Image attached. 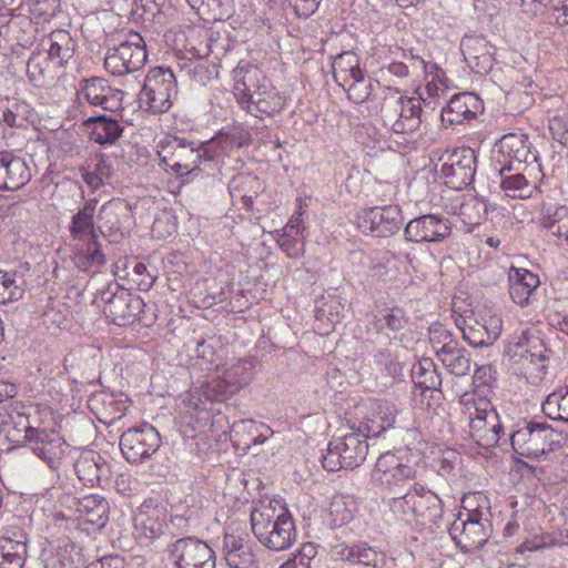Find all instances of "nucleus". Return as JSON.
Segmentation results:
<instances>
[{
    "label": "nucleus",
    "instance_id": "nucleus-1",
    "mask_svg": "<svg viewBox=\"0 0 568 568\" xmlns=\"http://www.w3.org/2000/svg\"><path fill=\"white\" fill-rule=\"evenodd\" d=\"M251 528L262 546L273 551L288 549L297 538L294 520L280 500H261L251 510Z\"/></svg>",
    "mask_w": 568,
    "mask_h": 568
},
{
    "label": "nucleus",
    "instance_id": "nucleus-2",
    "mask_svg": "<svg viewBox=\"0 0 568 568\" xmlns=\"http://www.w3.org/2000/svg\"><path fill=\"white\" fill-rule=\"evenodd\" d=\"M388 507L396 517L429 528L439 523L444 513L439 496L420 484H414L405 494L392 497Z\"/></svg>",
    "mask_w": 568,
    "mask_h": 568
},
{
    "label": "nucleus",
    "instance_id": "nucleus-3",
    "mask_svg": "<svg viewBox=\"0 0 568 568\" xmlns=\"http://www.w3.org/2000/svg\"><path fill=\"white\" fill-rule=\"evenodd\" d=\"M385 128L396 134H413L422 125V104L417 98H408L393 88L382 90L381 102L375 106Z\"/></svg>",
    "mask_w": 568,
    "mask_h": 568
},
{
    "label": "nucleus",
    "instance_id": "nucleus-4",
    "mask_svg": "<svg viewBox=\"0 0 568 568\" xmlns=\"http://www.w3.org/2000/svg\"><path fill=\"white\" fill-rule=\"evenodd\" d=\"M28 416V446L36 456L49 465L58 468L60 459L65 453V443L54 429L45 426L51 413L45 407H24Z\"/></svg>",
    "mask_w": 568,
    "mask_h": 568
},
{
    "label": "nucleus",
    "instance_id": "nucleus-5",
    "mask_svg": "<svg viewBox=\"0 0 568 568\" xmlns=\"http://www.w3.org/2000/svg\"><path fill=\"white\" fill-rule=\"evenodd\" d=\"M464 414L469 420L471 439L484 448L493 447L499 442L503 426L499 415L491 403L476 393H466L460 397Z\"/></svg>",
    "mask_w": 568,
    "mask_h": 568
},
{
    "label": "nucleus",
    "instance_id": "nucleus-6",
    "mask_svg": "<svg viewBox=\"0 0 568 568\" xmlns=\"http://www.w3.org/2000/svg\"><path fill=\"white\" fill-rule=\"evenodd\" d=\"M158 153L166 168L180 176L201 171L200 165L207 162L202 142L180 136H166Z\"/></svg>",
    "mask_w": 568,
    "mask_h": 568
},
{
    "label": "nucleus",
    "instance_id": "nucleus-7",
    "mask_svg": "<svg viewBox=\"0 0 568 568\" xmlns=\"http://www.w3.org/2000/svg\"><path fill=\"white\" fill-rule=\"evenodd\" d=\"M566 437L541 423H535V459L544 457L547 464H535V477L542 484H557L562 476L561 463L556 460V452L562 448Z\"/></svg>",
    "mask_w": 568,
    "mask_h": 568
},
{
    "label": "nucleus",
    "instance_id": "nucleus-8",
    "mask_svg": "<svg viewBox=\"0 0 568 568\" xmlns=\"http://www.w3.org/2000/svg\"><path fill=\"white\" fill-rule=\"evenodd\" d=\"M366 438L363 432H358L333 439L322 458L323 467L328 471L358 467L368 453Z\"/></svg>",
    "mask_w": 568,
    "mask_h": 568
},
{
    "label": "nucleus",
    "instance_id": "nucleus-9",
    "mask_svg": "<svg viewBox=\"0 0 568 568\" xmlns=\"http://www.w3.org/2000/svg\"><path fill=\"white\" fill-rule=\"evenodd\" d=\"M176 93L174 73L170 69L158 67L149 71L139 93V103L152 113H164L171 108Z\"/></svg>",
    "mask_w": 568,
    "mask_h": 568
},
{
    "label": "nucleus",
    "instance_id": "nucleus-10",
    "mask_svg": "<svg viewBox=\"0 0 568 568\" xmlns=\"http://www.w3.org/2000/svg\"><path fill=\"white\" fill-rule=\"evenodd\" d=\"M146 57L143 38L139 33H130L126 40L106 51L104 68L111 74L122 77L139 71Z\"/></svg>",
    "mask_w": 568,
    "mask_h": 568
},
{
    "label": "nucleus",
    "instance_id": "nucleus-11",
    "mask_svg": "<svg viewBox=\"0 0 568 568\" xmlns=\"http://www.w3.org/2000/svg\"><path fill=\"white\" fill-rule=\"evenodd\" d=\"M169 560L175 568H215L214 550L203 540L184 537L168 548Z\"/></svg>",
    "mask_w": 568,
    "mask_h": 568
},
{
    "label": "nucleus",
    "instance_id": "nucleus-12",
    "mask_svg": "<svg viewBox=\"0 0 568 568\" xmlns=\"http://www.w3.org/2000/svg\"><path fill=\"white\" fill-rule=\"evenodd\" d=\"M439 160L440 175L449 187L460 190L474 181L477 158L473 149L456 148L446 151Z\"/></svg>",
    "mask_w": 568,
    "mask_h": 568
},
{
    "label": "nucleus",
    "instance_id": "nucleus-13",
    "mask_svg": "<svg viewBox=\"0 0 568 568\" xmlns=\"http://www.w3.org/2000/svg\"><path fill=\"white\" fill-rule=\"evenodd\" d=\"M169 513L166 506L153 498L145 499L136 509L133 525L136 538L150 544L165 534Z\"/></svg>",
    "mask_w": 568,
    "mask_h": 568
},
{
    "label": "nucleus",
    "instance_id": "nucleus-14",
    "mask_svg": "<svg viewBox=\"0 0 568 568\" xmlns=\"http://www.w3.org/2000/svg\"><path fill=\"white\" fill-rule=\"evenodd\" d=\"M449 535L464 552L480 549L489 538L488 528L477 509L465 514L459 513L449 527Z\"/></svg>",
    "mask_w": 568,
    "mask_h": 568
},
{
    "label": "nucleus",
    "instance_id": "nucleus-15",
    "mask_svg": "<svg viewBox=\"0 0 568 568\" xmlns=\"http://www.w3.org/2000/svg\"><path fill=\"white\" fill-rule=\"evenodd\" d=\"M160 443L158 430L150 424L129 428L120 437L121 452L131 464L150 458L159 449Z\"/></svg>",
    "mask_w": 568,
    "mask_h": 568
},
{
    "label": "nucleus",
    "instance_id": "nucleus-16",
    "mask_svg": "<svg viewBox=\"0 0 568 568\" xmlns=\"http://www.w3.org/2000/svg\"><path fill=\"white\" fill-rule=\"evenodd\" d=\"M104 302L103 312L110 321L118 326L132 324L145 306L144 301L124 288L115 286V292L110 288L101 294Z\"/></svg>",
    "mask_w": 568,
    "mask_h": 568
},
{
    "label": "nucleus",
    "instance_id": "nucleus-17",
    "mask_svg": "<svg viewBox=\"0 0 568 568\" xmlns=\"http://www.w3.org/2000/svg\"><path fill=\"white\" fill-rule=\"evenodd\" d=\"M414 475L413 468L392 453L381 455L372 471V480L378 487L396 494L397 489L406 488Z\"/></svg>",
    "mask_w": 568,
    "mask_h": 568
},
{
    "label": "nucleus",
    "instance_id": "nucleus-18",
    "mask_svg": "<svg viewBox=\"0 0 568 568\" xmlns=\"http://www.w3.org/2000/svg\"><path fill=\"white\" fill-rule=\"evenodd\" d=\"M402 222V210L398 205L371 207L358 216L359 230L376 237L394 235L400 230Z\"/></svg>",
    "mask_w": 568,
    "mask_h": 568
},
{
    "label": "nucleus",
    "instance_id": "nucleus-19",
    "mask_svg": "<svg viewBox=\"0 0 568 568\" xmlns=\"http://www.w3.org/2000/svg\"><path fill=\"white\" fill-rule=\"evenodd\" d=\"M452 233L448 220L436 215L425 214L410 220L404 230L405 239L414 243H439Z\"/></svg>",
    "mask_w": 568,
    "mask_h": 568
},
{
    "label": "nucleus",
    "instance_id": "nucleus-20",
    "mask_svg": "<svg viewBox=\"0 0 568 568\" xmlns=\"http://www.w3.org/2000/svg\"><path fill=\"white\" fill-rule=\"evenodd\" d=\"M222 556L229 568H261L256 546L244 535L225 532Z\"/></svg>",
    "mask_w": 568,
    "mask_h": 568
},
{
    "label": "nucleus",
    "instance_id": "nucleus-21",
    "mask_svg": "<svg viewBox=\"0 0 568 568\" xmlns=\"http://www.w3.org/2000/svg\"><path fill=\"white\" fill-rule=\"evenodd\" d=\"M463 332V338L473 347H487L494 344L501 331V320L497 316H480V320L467 317L463 320V326L457 324Z\"/></svg>",
    "mask_w": 568,
    "mask_h": 568
},
{
    "label": "nucleus",
    "instance_id": "nucleus-22",
    "mask_svg": "<svg viewBox=\"0 0 568 568\" xmlns=\"http://www.w3.org/2000/svg\"><path fill=\"white\" fill-rule=\"evenodd\" d=\"M361 407H369L358 429L365 437H377L395 424L397 408L388 402L369 400Z\"/></svg>",
    "mask_w": 568,
    "mask_h": 568
},
{
    "label": "nucleus",
    "instance_id": "nucleus-23",
    "mask_svg": "<svg viewBox=\"0 0 568 568\" xmlns=\"http://www.w3.org/2000/svg\"><path fill=\"white\" fill-rule=\"evenodd\" d=\"M483 110L479 98L469 92L455 94L443 108L440 118L444 125L462 124L477 116Z\"/></svg>",
    "mask_w": 568,
    "mask_h": 568
},
{
    "label": "nucleus",
    "instance_id": "nucleus-24",
    "mask_svg": "<svg viewBox=\"0 0 568 568\" xmlns=\"http://www.w3.org/2000/svg\"><path fill=\"white\" fill-rule=\"evenodd\" d=\"M531 337L530 328L526 327L515 333L505 348L510 368L517 375L526 376L532 366Z\"/></svg>",
    "mask_w": 568,
    "mask_h": 568
},
{
    "label": "nucleus",
    "instance_id": "nucleus-25",
    "mask_svg": "<svg viewBox=\"0 0 568 568\" xmlns=\"http://www.w3.org/2000/svg\"><path fill=\"white\" fill-rule=\"evenodd\" d=\"M81 90L87 101L92 105H99L103 110L115 111L121 108L123 92L113 89L108 81L93 77L82 81Z\"/></svg>",
    "mask_w": 568,
    "mask_h": 568
},
{
    "label": "nucleus",
    "instance_id": "nucleus-26",
    "mask_svg": "<svg viewBox=\"0 0 568 568\" xmlns=\"http://www.w3.org/2000/svg\"><path fill=\"white\" fill-rule=\"evenodd\" d=\"M78 520L82 529L97 531L108 523L109 503L101 496L89 495L79 500Z\"/></svg>",
    "mask_w": 568,
    "mask_h": 568
},
{
    "label": "nucleus",
    "instance_id": "nucleus-27",
    "mask_svg": "<svg viewBox=\"0 0 568 568\" xmlns=\"http://www.w3.org/2000/svg\"><path fill=\"white\" fill-rule=\"evenodd\" d=\"M234 95L241 106L250 102L254 91L262 88L267 82L263 72L250 63H240L233 71Z\"/></svg>",
    "mask_w": 568,
    "mask_h": 568
},
{
    "label": "nucleus",
    "instance_id": "nucleus-28",
    "mask_svg": "<svg viewBox=\"0 0 568 568\" xmlns=\"http://www.w3.org/2000/svg\"><path fill=\"white\" fill-rule=\"evenodd\" d=\"M26 162L9 152H0V190H19L30 181Z\"/></svg>",
    "mask_w": 568,
    "mask_h": 568
},
{
    "label": "nucleus",
    "instance_id": "nucleus-29",
    "mask_svg": "<svg viewBox=\"0 0 568 568\" xmlns=\"http://www.w3.org/2000/svg\"><path fill=\"white\" fill-rule=\"evenodd\" d=\"M74 471L83 485L94 487L110 473L109 464L94 450L80 454L74 463Z\"/></svg>",
    "mask_w": 568,
    "mask_h": 568
},
{
    "label": "nucleus",
    "instance_id": "nucleus-30",
    "mask_svg": "<svg viewBox=\"0 0 568 568\" xmlns=\"http://www.w3.org/2000/svg\"><path fill=\"white\" fill-rule=\"evenodd\" d=\"M539 225L555 237L557 245L568 246V206L544 205L540 211Z\"/></svg>",
    "mask_w": 568,
    "mask_h": 568
},
{
    "label": "nucleus",
    "instance_id": "nucleus-31",
    "mask_svg": "<svg viewBox=\"0 0 568 568\" xmlns=\"http://www.w3.org/2000/svg\"><path fill=\"white\" fill-rule=\"evenodd\" d=\"M272 434L273 432L267 425L252 419L235 422L231 428V437L234 445L243 450H248L255 445L263 444Z\"/></svg>",
    "mask_w": 568,
    "mask_h": 568
},
{
    "label": "nucleus",
    "instance_id": "nucleus-32",
    "mask_svg": "<svg viewBox=\"0 0 568 568\" xmlns=\"http://www.w3.org/2000/svg\"><path fill=\"white\" fill-rule=\"evenodd\" d=\"M72 260L79 270L92 273H95L106 262L98 239L74 242Z\"/></svg>",
    "mask_w": 568,
    "mask_h": 568
},
{
    "label": "nucleus",
    "instance_id": "nucleus-33",
    "mask_svg": "<svg viewBox=\"0 0 568 568\" xmlns=\"http://www.w3.org/2000/svg\"><path fill=\"white\" fill-rule=\"evenodd\" d=\"M283 106L284 99L267 81L264 82L260 90L254 91L250 102L245 103L242 108L255 116H261L262 114L273 115L280 112Z\"/></svg>",
    "mask_w": 568,
    "mask_h": 568
},
{
    "label": "nucleus",
    "instance_id": "nucleus-34",
    "mask_svg": "<svg viewBox=\"0 0 568 568\" xmlns=\"http://www.w3.org/2000/svg\"><path fill=\"white\" fill-rule=\"evenodd\" d=\"M98 201L89 200L84 205L71 217L69 232L74 242L98 239L94 227V213Z\"/></svg>",
    "mask_w": 568,
    "mask_h": 568
},
{
    "label": "nucleus",
    "instance_id": "nucleus-35",
    "mask_svg": "<svg viewBox=\"0 0 568 568\" xmlns=\"http://www.w3.org/2000/svg\"><path fill=\"white\" fill-rule=\"evenodd\" d=\"M339 87L347 93L348 100L354 103H363L368 101L371 97L378 98L379 103L382 90H384L377 81L366 77L363 71L358 77L357 74L353 75L347 82L341 83Z\"/></svg>",
    "mask_w": 568,
    "mask_h": 568
},
{
    "label": "nucleus",
    "instance_id": "nucleus-36",
    "mask_svg": "<svg viewBox=\"0 0 568 568\" xmlns=\"http://www.w3.org/2000/svg\"><path fill=\"white\" fill-rule=\"evenodd\" d=\"M90 139L98 144H114L123 133V126L115 119L106 115L90 118L85 121Z\"/></svg>",
    "mask_w": 568,
    "mask_h": 568
},
{
    "label": "nucleus",
    "instance_id": "nucleus-37",
    "mask_svg": "<svg viewBox=\"0 0 568 568\" xmlns=\"http://www.w3.org/2000/svg\"><path fill=\"white\" fill-rule=\"evenodd\" d=\"M436 355L448 371L456 376H465L470 372V358L464 348L455 342L443 344L436 349Z\"/></svg>",
    "mask_w": 568,
    "mask_h": 568
},
{
    "label": "nucleus",
    "instance_id": "nucleus-38",
    "mask_svg": "<svg viewBox=\"0 0 568 568\" xmlns=\"http://www.w3.org/2000/svg\"><path fill=\"white\" fill-rule=\"evenodd\" d=\"M219 377L237 392L253 378V366L250 362L236 359L216 367Z\"/></svg>",
    "mask_w": 568,
    "mask_h": 568
},
{
    "label": "nucleus",
    "instance_id": "nucleus-39",
    "mask_svg": "<svg viewBox=\"0 0 568 568\" xmlns=\"http://www.w3.org/2000/svg\"><path fill=\"white\" fill-rule=\"evenodd\" d=\"M527 276L532 277V274L528 270L519 267H511L508 274L510 297L520 306L528 305L532 294V287L527 281Z\"/></svg>",
    "mask_w": 568,
    "mask_h": 568
},
{
    "label": "nucleus",
    "instance_id": "nucleus-40",
    "mask_svg": "<svg viewBox=\"0 0 568 568\" xmlns=\"http://www.w3.org/2000/svg\"><path fill=\"white\" fill-rule=\"evenodd\" d=\"M207 162L216 161L229 154L235 148H242L240 138L232 133L220 132L217 135L206 142H202Z\"/></svg>",
    "mask_w": 568,
    "mask_h": 568
},
{
    "label": "nucleus",
    "instance_id": "nucleus-41",
    "mask_svg": "<svg viewBox=\"0 0 568 568\" xmlns=\"http://www.w3.org/2000/svg\"><path fill=\"white\" fill-rule=\"evenodd\" d=\"M541 409L551 419L568 422V376L559 390L547 396Z\"/></svg>",
    "mask_w": 568,
    "mask_h": 568
},
{
    "label": "nucleus",
    "instance_id": "nucleus-42",
    "mask_svg": "<svg viewBox=\"0 0 568 568\" xmlns=\"http://www.w3.org/2000/svg\"><path fill=\"white\" fill-rule=\"evenodd\" d=\"M234 393L235 392L229 386V384L219 377V372L216 371L215 378L206 382L199 389L195 388L192 392V398H194L196 394L199 395L197 402H193V405L197 407L200 402H202V397L210 402H224Z\"/></svg>",
    "mask_w": 568,
    "mask_h": 568
},
{
    "label": "nucleus",
    "instance_id": "nucleus-43",
    "mask_svg": "<svg viewBox=\"0 0 568 568\" xmlns=\"http://www.w3.org/2000/svg\"><path fill=\"white\" fill-rule=\"evenodd\" d=\"M332 69L334 79L338 85L347 82V80L353 75L357 74L358 77L362 72L358 57L351 51L336 55L333 60Z\"/></svg>",
    "mask_w": 568,
    "mask_h": 568
},
{
    "label": "nucleus",
    "instance_id": "nucleus-44",
    "mask_svg": "<svg viewBox=\"0 0 568 568\" xmlns=\"http://www.w3.org/2000/svg\"><path fill=\"white\" fill-rule=\"evenodd\" d=\"M511 447L517 455L516 462L521 464L528 469L532 466L529 462L523 460V458H531L532 456V423L527 424L525 427L516 430L511 435Z\"/></svg>",
    "mask_w": 568,
    "mask_h": 568
},
{
    "label": "nucleus",
    "instance_id": "nucleus-45",
    "mask_svg": "<svg viewBox=\"0 0 568 568\" xmlns=\"http://www.w3.org/2000/svg\"><path fill=\"white\" fill-rule=\"evenodd\" d=\"M412 375L414 383L420 388L438 389L442 385V377L429 358H424L414 365Z\"/></svg>",
    "mask_w": 568,
    "mask_h": 568
},
{
    "label": "nucleus",
    "instance_id": "nucleus-46",
    "mask_svg": "<svg viewBox=\"0 0 568 568\" xmlns=\"http://www.w3.org/2000/svg\"><path fill=\"white\" fill-rule=\"evenodd\" d=\"M0 568H23L28 557V544L0 541Z\"/></svg>",
    "mask_w": 568,
    "mask_h": 568
},
{
    "label": "nucleus",
    "instance_id": "nucleus-47",
    "mask_svg": "<svg viewBox=\"0 0 568 568\" xmlns=\"http://www.w3.org/2000/svg\"><path fill=\"white\" fill-rule=\"evenodd\" d=\"M408 320L403 310L398 307L385 308L373 315L374 328L378 332L389 331L398 332L403 329Z\"/></svg>",
    "mask_w": 568,
    "mask_h": 568
},
{
    "label": "nucleus",
    "instance_id": "nucleus-48",
    "mask_svg": "<svg viewBox=\"0 0 568 568\" xmlns=\"http://www.w3.org/2000/svg\"><path fill=\"white\" fill-rule=\"evenodd\" d=\"M354 564L361 565L364 568H388L387 556L368 544H358L355 549Z\"/></svg>",
    "mask_w": 568,
    "mask_h": 568
},
{
    "label": "nucleus",
    "instance_id": "nucleus-49",
    "mask_svg": "<svg viewBox=\"0 0 568 568\" xmlns=\"http://www.w3.org/2000/svg\"><path fill=\"white\" fill-rule=\"evenodd\" d=\"M459 215L467 225H478L487 215V204L476 196L466 197L459 206Z\"/></svg>",
    "mask_w": 568,
    "mask_h": 568
},
{
    "label": "nucleus",
    "instance_id": "nucleus-50",
    "mask_svg": "<svg viewBox=\"0 0 568 568\" xmlns=\"http://www.w3.org/2000/svg\"><path fill=\"white\" fill-rule=\"evenodd\" d=\"M48 55L57 59L60 64L65 63L73 54V44L70 34L65 31H57L51 34Z\"/></svg>",
    "mask_w": 568,
    "mask_h": 568
},
{
    "label": "nucleus",
    "instance_id": "nucleus-51",
    "mask_svg": "<svg viewBox=\"0 0 568 568\" xmlns=\"http://www.w3.org/2000/svg\"><path fill=\"white\" fill-rule=\"evenodd\" d=\"M328 513L332 518V524L335 527L346 525L353 518L354 501L351 497L347 496H334L331 501Z\"/></svg>",
    "mask_w": 568,
    "mask_h": 568
},
{
    "label": "nucleus",
    "instance_id": "nucleus-52",
    "mask_svg": "<svg viewBox=\"0 0 568 568\" xmlns=\"http://www.w3.org/2000/svg\"><path fill=\"white\" fill-rule=\"evenodd\" d=\"M344 305L337 296L329 295L323 298L322 302L316 306L315 317L318 321H326L327 323L335 325L339 323L343 317Z\"/></svg>",
    "mask_w": 568,
    "mask_h": 568
},
{
    "label": "nucleus",
    "instance_id": "nucleus-53",
    "mask_svg": "<svg viewBox=\"0 0 568 568\" xmlns=\"http://www.w3.org/2000/svg\"><path fill=\"white\" fill-rule=\"evenodd\" d=\"M219 341L214 337L209 339L201 338L196 341L194 345H187V353L190 356L200 359L203 364H214L219 357L216 346Z\"/></svg>",
    "mask_w": 568,
    "mask_h": 568
},
{
    "label": "nucleus",
    "instance_id": "nucleus-54",
    "mask_svg": "<svg viewBox=\"0 0 568 568\" xmlns=\"http://www.w3.org/2000/svg\"><path fill=\"white\" fill-rule=\"evenodd\" d=\"M501 186L506 194L511 197L526 200L532 195V187L529 185L528 180L519 173L505 178L501 181Z\"/></svg>",
    "mask_w": 568,
    "mask_h": 568
},
{
    "label": "nucleus",
    "instance_id": "nucleus-55",
    "mask_svg": "<svg viewBox=\"0 0 568 568\" xmlns=\"http://www.w3.org/2000/svg\"><path fill=\"white\" fill-rule=\"evenodd\" d=\"M23 290L16 283V274L0 270V304L18 301Z\"/></svg>",
    "mask_w": 568,
    "mask_h": 568
},
{
    "label": "nucleus",
    "instance_id": "nucleus-56",
    "mask_svg": "<svg viewBox=\"0 0 568 568\" xmlns=\"http://www.w3.org/2000/svg\"><path fill=\"white\" fill-rule=\"evenodd\" d=\"M192 8L196 9L205 20H222L227 16L223 0H204L202 6Z\"/></svg>",
    "mask_w": 568,
    "mask_h": 568
},
{
    "label": "nucleus",
    "instance_id": "nucleus-57",
    "mask_svg": "<svg viewBox=\"0 0 568 568\" xmlns=\"http://www.w3.org/2000/svg\"><path fill=\"white\" fill-rule=\"evenodd\" d=\"M277 243L291 258H298L304 255V242L302 237H291L286 234H282L278 237Z\"/></svg>",
    "mask_w": 568,
    "mask_h": 568
},
{
    "label": "nucleus",
    "instance_id": "nucleus-58",
    "mask_svg": "<svg viewBox=\"0 0 568 568\" xmlns=\"http://www.w3.org/2000/svg\"><path fill=\"white\" fill-rule=\"evenodd\" d=\"M374 363L384 367L383 371L390 376L398 375L402 369L399 363L393 359L392 354L387 349L376 353L374 355Z\"/></svg>",
    "mask_w": 568,
    "mask_h": 568
},
{
    "label": "nucleus",
    "instance_id": "nucleus-59",
    "mask_svg": "<svg viewBox=\"0 0 568 568\" xmlns=\"http://www.w3.org/2000/svg\"><path fill=\"white\" fill-rule=\"evenodd\" d=\"M11 422L14 427V432L17 434H21L22 442L28 445V435H29V427H28V416L26 415L24 407L21 408V410L14 409L13 413L10 416Z\"/></svg>",
    "mask_w": 568,
    "mask_h": 568
},
{
    "label": "nucleus",
    "instance_id": "nucleus-60",
    "mask_svg": "<svg viewBox=\"0 0 568 568\" xmlns=\"http://www.w3.org/2000/svg\"><path fill=\"white\" fill-rule=\"evenodd\" d=\"M356 545L338 542L332 547L331 555L334 560L349 561L354 564Z\"/></svg>",
    "mask_w": 568,
    "mask_h": 568
},
{
    "label": "nucleus",
    "instance_id": "nucleus-61",
    "mask_svg": "<svg viewBox=\"0 0 568 568\" xmlns=\"http://www.w3.org/2000/svg\"><path fill=\"white\" fill-rule=\"evenodd\" d=\"M321 0H291V4L298 17L307 18L318 8Z\"/></svg>",
    "mask_w": 568,
    "mask_h": 568
},
{
    "label": "nucleus",
    "instance_id": "nucleus-62",
    "mask_svg": "<svg viewBox=\"0 0 568 568\" xmlns=\"http://www.w3.org/2000/svg\"><path fill=\"white\" fill-rule=\"evenodd\" d=\"M92 170L102 179L109 181L113 173L112 162L110 158L105 154L97 155L95 163Z\"/></svg>",
    "mask_w": 568,
    "mask_h": 568
},
{
    "label": "nucleus",
    "instance_id": "nucleus-63",
    "mask_svg": "<svg viewBox=\"0 0 568 568\" xmlns=\"http://www.w3.org/2000/svg\"><path fill=\"white\" fill-rule=\"evenodd\" d=\"M1 540L12 541L14 544L16 541H19V544H28V537L24 530L13 525L1 530L0 541Z\"/></svg>",
    "mask_w": 568,
    "mask_h": 568
},
{
    "label": "nucleus",
    "instance_id": "nucleus-64",
    "mask_svg": "<svg viewBox=\"0 0 568 568\" xmlns=\"http://www.w3.org/2000/svg\"><path fill=\"white\" fill-rule=\"evenodd\" d=\"M133 273L141 277L136 280L140 286H143L144 288H150L153 286L156 276L148 271V267L144 263L136 262L133 266Z\"/></svg>",
    "mask_w": 568,
    "mask_h": 568
}]
</instances>
